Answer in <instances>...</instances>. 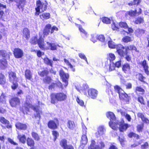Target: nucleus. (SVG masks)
<instances>
[{
    "instance_id": "f257e3e1",
    "label": "nucleus",
    "mask_w": 149,
    "mask_h": 149,
    "mask_svg": "<svg viewBox=\"0 0 149 149\" xmlns=\"http://www.w3.org/2000/svg\"><path fill=\"white\" fill-rule=\"evenodd\" d=\"M106 116L110 120V122L109 123V126L114 130H116L118 128L120 132H123L129 127L127 124L124 123L123 120L118 122L116 120L115 115L113 112H107Z\"/></svg>"
},
{
    "instance_id": "f03ea898",
    "label": "nucleus",
    "mask_w": 149,
    "mask_h": 149,
    "mask_svg": "<svg viewBox=\"0 0 149 149\" xmlns=\"http://www.w3.org/2000/svg\"><path fill=\"white\" fill-rule=\"evenodd\" d=\"M116 49L117 52L121 56H124L127 54V49L134 50L136 52H138L136 47L134 46L130 45L128 46L127 48L120 44L118 45Z\"/></svg>"
},
{
    "instance_id": "7ed1b4c3",
    "label": "nucleus",
    "mask_w": 149,
    "mask_h": 149,
    "mask_svg": "<svg viewBox=\"0 0 149 149\" xmlns=\"http://www.w3.org/2000/svg\"><path fill=\"white\" fill-rule=\"evenodd\" d=\"M67 97L66 94L63 93H53L51 95V102L54 104L57 102L63 101L67 99Z\"/></svg>"
},
{
    "instance_id": "20e7f679",
    "label": "nucleus",
    "mask_w": 149,
    "mask_h": 149,
    "mask_svg": "<svg viewBox=\"0 0 149 149\" xmlns=\"http://www.w3.org/2000/svg\"><path fill=\"white\" fill-rule=\"evenodd\" d=\"M39 42V47L42 49L43 50L45 49H50L52 50L56 49L57 45L54 43L47 42V44L48 46L46 45L45 44L44 41L42 39L40 40Z\"/></svg>"
},
{
    "instance_id": "39448f33",
    "label": "nucleus",
    "mask_w": 149,
    "mask_h": 149,
    "mask_svg": "<svg viewBox=\"0 0 149 149\" xmlns=\"http://www.w3.org/2000/svg\"><path fill=\"white\" fill-rule=\"evenodd\" d=\"M115 91L117 92L119 95L120 99L125 101L127 103L129 101L130 97L128 95L123 91L121 88L117 86L114 87Z\"/></svg>"
},
{
    "instance_id": "423d86ee",
    "label": "nucleus",
    "mask_w": 149,
    "mask_h": 149,
    "mask_svg": "<svg viewBox=\"0 0 149 149\" xmlns=\"http://www.w3.org/2000/svg\"><path fill=\"white\" fill-rule=\"evenodd\" d=\"M47 5L46 3H42L40 1L38 0L36 2V7L35 8L36 10V14L38 15L40 10L41 12L47 9Z\"/></svg>"
},
{
    "instance_id": "0eeeda50",
    "label": "nucleus",
    "mask_w": 149,
    "mask_h": 149,
    "mask_svg": "<svg viewBox=\"0 0 149 149\" xmlns=\"http://www.w3.org/2000/svg\"><path fill=\"white\" fill-rule=\"evenodd\" d=\"M10 81L12 82L13 85L11 87L12 89L14 90L16 89L18 86V84L16 82L17 78H16L15 74L13 72H10L9 73Z\"/></svg>"
},
{
    "instance_id": "6e6552de",
    "label": "nucleus",
    "mask_w": 149,
    "mask_h": 149,
    "mask_svg": "<svg viewBox=\"0 0 149 149\" xmlns=\"http://www.w3.org/2000/svg\"><path fill=\"white\" fill-rule=\"evenodd\" d=\"M25 107L26 108V109L27 111L29 110V108H31L33 110L36 111V114L35 115V116L36 118H38L39 119H40V114L42 113L41 111L38 110V109H37V107L33 106L31 104H30L29 101H28V102H27V101L25 105Z\"/></svg>"
},
{
    "instance_id": "1a4fd4ad",
    "label": "nucleus",
    "mask_w": 149,
    "mask_h": 149,
    "mask_svg": "<svg viewBox=\"0 0 149 149\" xmlns=\"http://www.w3.org/2000/svg\"><path fill=\"white\" fill-rule=\"evenodd\" d=\"M59 74L63 81L64 83V85L65 87L67 86L68 84L69 74L68 73H65L62 69L60 70Z\"/></svg>"
},
{
    "instance_id": "9d476101",
    "label": "nucleus",
    "mask_w": 149,
    "mask_h": 149,
    "mask_svg": "<svg viewBox=\"0 0 149 149\" xmlns=\"http://www.w3.org/2000/svg\"><path fill=\"white\" fill-rule=\"evenodd\" d=\"M98 93V91L94 89H90L88 90V94L89 97L93 99H95L97 97Z\"/></svg>"
},
{
    "instance_id": "9b49d317",
    "label": "nucleus",
    "mask_w": 149,
    "mask_h": 149,
    "mask_svg": "<svg viewBox=\"0 0 149 149\" xmlns=\"http://www.w3.org/2000/svg\"><path fill=\"white\" fill-rule=\"evenodd\" d=\"M75 24L78 27L79 30L81 33V35L82 37L84 38L87 37L88 36L87 32L82 28L81 25L76 23H75Z\"/></svg>"
},
{
    "instance_id": "f8f14e48",
    "label": "nucleus",
    "mask_w": 149,
    "mask_h": 149,
    "mask_svg": "<svg viewBox=\"0 0 149 149\" xmlns=\"http://www.w3.org/2000/svg\"><path fill=\"white\" fill-rule=\"evenodd\" d=\"M58 124V121L57 120L56 122L53 120L50 121L48 123V126L50 128L54 129L57 128V125Z\"/></svg>"
},
{
    "instance_id": "ddd939ff",
    "label": "nucleus",
    "mask_w": 149,
    "mask_h": 149,
    "mask_svg": "<svg viewBox=\"0 0 149 149\" xmlns=\"http://www.w3.org/2000/svg\"><path fill=\"white\" fill-rule=\"evenodd\" d=\"M41 39L43 40L44 41V39L42 37H40L38 40L36 37L34 36L30 40V42L31 44L33 45H35L37 43L39 46V42L40 41V40Z\"/></svg>"
},
{
    "instance_id": "4468645a",
    "label": "nucleus",
    "mask_w": 149,
    "mask_h": 149,
    "mask_svg": "<svg viewBox=\"0 0 149 149\" xmlns=\"http://www.w3.org/2000/svg\"><path fill=\"white\" fill-rule=\"evenodd\" d=\"M0 121L2 123L6 125V127L8 128H10L12 127L11 125L9 124V121L3 117H0Z\"/></svg>"
},
{
    "instance_id": "2eb2a0df",
    "label": "nucleus",
    "mask_w": 149,
    "mask_h": 149,
    "mask_svg": "<svg viewBox=\"0 0 149 149\" xmlns=\"http://www.w3.org/2000/svg\"><path fill=\"white\" fill-rule=\"evenodd\" d=\"M140 64L143 67L146 73L148 75L149 73L148 70V67L146 61L145 60H144L143 61L141 62Z\"/></svg>"
},
{
    "instance_id": "dca6fc26",
    "label": "nucleus",
    "mask_w": 149,
    "mask_h": 149,
    "mask_svg": "<svg viewBox=\"0 0 149 149\" xmlns=\"http://www.w3.org/2000/svg\"><path fill=\"white\" fill-rule=\"evenodd\" d=\"M130 65L128 63H125L123 65L122 67L123 71L126 73H128L130 72Z\"/></svg>"
},
{
    "instance_id": "f3484780",
    "label": "nucleus",
    "mask_w": 149,
    "mask_h": 149,
    "mask_svg": "<svg viewBox=\"0 0 149 149\" xmlns=\"http://www.w3.org/2000/svg\"><path fill=\"white\" fill-rule=\"evenodd\" d=\"M51 27V26L50 24H48L45 26L43 32L44 36H47L49 34Z\"/></svg>"
},
{
    "instance_id": "a211bd4d",
    "label": "nucleus",
    "mask_w": 149,
    "mask_h": 149,
    "mask_svg": "<svg viewBox=\"0 0 149 149\" xmlns=\"http://www.w3.org/2000/svg\"><path fill=\"white\" fill-rule=\"evenodd\" d=\"M19 102V100L17 97L12 99L10 101V104L12 107H15Z\"/></svg>"
},
{
    "instance_id": "6ab92c4d",
    "label": "nucleus",
    "mask_w": 149,
    "mask_h": 149,
    "mask_svg": "<svg viewBox=\"0 0 149 149\" xmlns=\"http://www.w3.org/2000/svg\"><path fill=\"white\" fill-rule=\"evenodd\" d=\"M8 63L6 60L4 59L0 61V69H4L7 66Z\"/></svg>"
},
{
    "instance_id": "aec40b11",
    "label": "nucleus",
    "mask_w": 149,
    "mask_h": 149,
    "mask_svg": "<svg viewBox=\"0 0 149 149\" xmlns=\"http://www.w3.org/2000/svg\"><path fill=\"white\" fill-rule=\"evenodd\" d=\"M23 36L25 37L26 39H28L30 37V31L29 29L26 28H24L23 30Z\"/></svg>"
},
{
    "instance_id": "412c9836",
    "label": "nucleus",
    "mask_w": 149,
    "mask_h": 149,
    "mask_svg": "<svg viewBox=\"0 0 149 149\" xmlns=\"http://www.w3.org/2000/svg\"><path fill=\"white\" fill-rule=\"evenodd\" d=\"M64 61L66 64L70 68L72 71L73 72L75 71V69L74 68V66H73L68 60L66 59V58H64Z\"/></svg>"
},
{
    "instance_id": "4be33fe9",
    "label": "nucleus",
    "mask_w": 149,
    "mask_h": 149,
    "mask_svg": "<svg viewBox=\"0 0 149 149\" xmlns=\"http://www.w3.org/2000/svg\"><path fill=\"white\" fill-rule=\"evenodd\" d=\"M137 116L138 117L141 118L142 121L143 122L147 123H149V120L144 117V115L143 113H138Z\"/></svg>"
},
{
    "instance_id": "5701e85b",
    "label": "nucleus",
    "mask_w": 149,
    "mask_h": 149,
    "mask_svg": "<svg viewBox=\"0 0 149 149\" xmlns=\"http://www.w3.org/2000/svg\"><path fill=\"white\" fill-rule=\"evenodd\" d=\"M95 142L93 140H92L89 149H100L99 146L95 144Z\"/></svg>"
},
{
    "instance_id": "b1692460",
    "label": "nucleus",
    "mask_w": 149,
    "mask_h": 149,
    "mask_svg": "<svg viewBox=\"0 0 149 149\" xmlns=\"http://www.w3.org/2000/svg\"><path fill=\"white\" fill-rule=\"evenodd\" d=\"M25 76L26 78L28 79L31 80L32 79V74L30 71L27 70L25 71Z\"/></svg>"
},
{
    "instance_id": "393cba45",
    "label": "nucleus",
    "mask_w": 149,
    "mask_h": 149,
    "mask_svg": "<svg viewBox=\"0 0 149 149\" xmlns=\"http://www.w3.org/2000/svg\"><path fill=\"white\" fill-rule=\"evenodd\" d=\"M108 44L109 47L111 48H116L118 46V45H116L115 43L112 40L109 41L108 42Z\"/></svg>"
},
{
    "instance_id": "a878e982",
    "label": "nucleus",
    "mask_w": 149,
    "mask_h": 149,
    "mask_svg": "<svg viewBox=\"0 0 149 149\" xmlns=\"http://www.w3.org/2000/svg\"><path fill=\"white\" fill-rule=\"evenodd\" d=\"M27 145L30 147H33L34 145V140L31 138H28L26 140Z\"/></svg>"
},
{
    "instance_id": "bb28decb",
    "label": "nucleus",
    "mask_w": 149,
    "mask_h": 149,
    "mask_svg": "<svg viewBox=\"0 0 149 149\" xmlns=\"http://www.w3.org/2000/svg\"><path fill=\"white\" fill-rule=\"evenodd\" d=\"M67 126L70 129L73 130L75 127V125L73 121L69 120L67 123Z\"/></svg>"
},
{
    "instance_id": "cd10ccee",
    "label": "nucleus",
    "mask_w": 149,
    "mask_h": 149,
    "mask_svg": "<svg viewBox=\"0 0 149 149\" xmlns=\"http://www.w3.org/2000/svg\"><path fill=\"white\" fill-rule=\"evenodd\" d=\"M0 55L4 57L6 59L9 58V55L6 53V51L3 50H0Z\"/></svg>"
},
{
    "instance_id": "c85d7f7f",
    "label": "nucleus",
    "mask_w": 149,
    "mask_h": 149,
    "mask_svg": "<svg viewBox=\"0 0 149 149\" xmlns=\"http://www.w3.org/2000/svg\"><path fill=\"white\" fill-rule=\"evenodd\" d=\"M97 131L99 134L100 135L104 134L105 132V130L103 126H100L98 128Z\"/></svg>"
},
{
    "instance_id": "c756f323",
    "label": "nucleus",
    "mask_w": 149,
    "mask_h": 149,
    "mask_svg": "<svg viewBox=\"0 0 149 149\" xmlns=\"http://www.w3.org/2000/svg\"><path fill=\"white\" fill-rule=\"evenodd\" d=\"M41 19H48L50 17V14L49 13H44L40 15Z\"/></svg>"
},
{
    "instance_id": "7c9ffc66",
    "label": "nucleus",
    "mask_w": 149,
    "mask_h": 149,
    "mask_svg": "<svg viewBox=\"0 0 149 149\" xmlns=\"http://www.w3.org/2000/svg\"><path fill=\"white\" fill-rule=\"evenodd\" d=\"M88 141L86 135L83 134L81 137V143L83 144H86Z\"/></svg>"
},
{
    "instance_id": "2f4dec72",
    "label": "nucleus",
    "mask_w": 149,
    "mask_h": 149,
    "mask_svg": "<svg viewBox=\"0 0 149 149\" xmlns=\"http://www.w3.org/2000/svg\"><path fill=\"white\" fill-rule=\"evenodd\" d=\"M136 10H135V11L130 10L126 12L125 13V15L127 16L128 15H129L130 16H135L136 13Z\"/></svg>"
},
{
    "instance_id": "473e14b6",
    "label": "nucleus",
    "mask_w": 149,
    "mask_h": 149,
    "mask_svg": "<svg viewBox=\"0 0 149 149\" xmlns=\"http://www.w3.org/2000/svg\"><path fill=\"white\" fill-rule=\"evenodd\" d=\"M120 113L121 115L123 116H124L125 118L128 120V121L130 122L131 121V118L130 116L129 115L121 111Z\"/></svg>"
},
{
    "instance_id": "72a5a7b5",
    "label": "nucleus",
    "mask_w": 149,
    "mask_h": 149,
    "mask_svg": "<svg viewBox=\"0 0 149 149\" xmlns=\"http://www.w3.org/2000/svg\"><path fill=\"white\" fill-rule=\"evenodd\" d=\"M76 88L77 89L78 91H80V90H85L87 89L88 88V85L86 84H84L83 85L82 87L80 86V87L76 86Z\"/></svg>"
},
{
    "instance_id": "f704fd0d",
    "label": "nucleus",
    "mask_w": 149,
    "mask_h": 149,
    "mask_svg": "<svg viewBox=\"0 0 149 149\" xmlns=\"http://www.w3.org/2000/svg\"><path fill=\"white\" fill-rule=\"evenodd\" d=\"M45 63L47 64L50 65L52 67V61L49 60L48 58L47 57L44 58L43 59Z\"/></svg>"
},
{
    "instance_id": "c9c22d12",
    "label": "nucleus",
    "mask_w": 149,
    "mask_h": 149,
    "mask_svg": "<svg viewBox=\"0 0 149 149\" xmlns=\"http://www.w3.org/2000/svg\"><path fill=\"white\" fill-rule=\"evenodd\" d=\"M101 20L103 23L106 24H109L111 23V20L110 19L106 17H102L101 18Z\"/></svg>"
},
{
    "instance_id": "e433bc0d",
    "label": "nucleus",
    "mask_w": 149,
    "mask_h": 149,
    "mask_svg": "<svg viewBox=\"0 0 149 149\" xmlns=\"http://www.w3.org/2000/svg\"><path fill=\"white\" fill-rule=\"evenodd\" d=\"M31 135L32 137L36 141H39L40 138L38 134L36 132H32L31 133Z\"/></svg>"
},
{
    "instance_id": "4c0bfd02",
    "label": "nucleus",
    "mask_w": 149,
    "mask_h": 149,
    "mask_svg": "<svg viewBox=\"0 0 149 149\" xmlns=\"http://www.w3.org/2000/svg\"><path fill=\"white\" fill-rule=\"evenodd\" d=\"M60 144L64 149L67 146V140L65 139H62L60 142Z\"/></svg>"
},
{
    "instance_id": "58836bf2",
    "label": "nucleus",
    "mask_w": 149,
    "mask_h": 149,
    "mask_svg": "<svg viewBox=\"0 0 149 149\" xmlns=\"http://www.w3.org/2000/svg\"><path fill=\"white\" fill-rule=\"evenodd\" d=\"M132 40V39L131 38L128 36H125L122 39V41L123 42L126 43L130 42Z\"/></svg>"
},
{
    "instance_id": "ea45409f",
    "label": "nucleus",
    "mask_w": 149,
    "mask_h": 149,
    "mask_svg": "<svg viewBox=\"0 0 149 149\" xmlns=\"http://www.w3.org/2000/svg\"><path fill=\"white\" fill-rule=\"evenodd\" d=\"M6 82V79L4 76L2 74H0V84H3Z\"/></svg>"
},
{
    "instance_id": "a19ab883",
    "label": "nucleus",
    "mask_w": 149,
    "mask_h": 149,
    "mask_svg": "<svg viewBox=\"0 0 149 149\" xmlns=\"http://www.w3.org/2000/svg\"><path fill=\"white\" fill-rule=\"evenodd\" d=\"M145 32L144 30L141 29H137L135 31V34L138 36L143 34Z\"/></svg>"
},
{
    "instance_id": "79ce46f5",
    "label": "nucleus",
    "mask_w": 149,
    "mask_h": 149,
    "mask_svg": "<svg viewBox=\"0 0 149 149\" xmlns=\"http://www.w3.org/2000/svg\"><path fill=\"white\" fill-rule=\"evenodd\" d=\"M115 65L113 62H111L109 65L108 70L109 71H111L115 70Z\"/></svg>"
},
{
    "instance_id": "37998d69",
    "label": "nucleus",
    "mask_w": 149,
    "mask_h": 149,
    "mask_svg": "<svg viewBox=\"0 0 149 149\" xmlns=\"http://www.w3.org/2000/svg\"><path fill=\"white\" fill-rule=\"evenodd\" d=\"M26 137L25 135H19V141L23 143H24L26 142Z\"/></svg>"
},
{
    "instance_id": "c03bdc74",
    "label": "nucleus",
    "mask_w": 149,
    "mask_h": 149,
    "mask_svg": "<svg viewBox=\"0 0 149 149\" xmlns=\"http://www.w3.org/2000/svg\"><path fill=\"white\" fill-rule=\"evenodd\" d=\"M135 91L136 93L137 92H140L142 94L144 93L145 92L144 90L140 86L136 87V88Z\"/></svg>"
},
{
    "instance_id": "a18cd8bd",
    "label": "nucleus",
    "mask_w": 149,
    "mask_h": 149,
    "mask_svg": "<svg viewBox=\"0 0 149 149\" xmlns=\"http://www.w3.org/2000/svg\"><path fill=\"white\" fill-rule=\"evenodd\" d=\"M144 22L143 17H138L135 21V23L136 24H139L143 23Z\"/></svg>"
},
{
    "instance_id": "49530a36",
    "label": "nucleus",
    "mask_w": 149,
    "mask_h": 149,
    "mask_svg": "<svg viewBox=\"0 0 149 149\" xmlns=\"http://www.w3.org/2000/svg\"><path fill=\"white\" fill-rule=\"evenodd\" d=\"M98 39L101 42L104 43V44H105L107 42L105 41L104 36L103 35H100L98 36Z\"/></svg>"
},
{
    "instance_id": "de8ad7c7",
    "label": "nucleus",
    "mask_w": 149,
    "mask_h": 149,
    "mask_svg": "<svg viewBox=\"0 0 149 149\" xmlns=\"http://www.w3.org/2000/svg\"><path fill=\"white\" fill-rule=\"evenodd\" d=\"M5 96L2 93L0 96V103L4 104L6 103Z\"/></svg>"
},
{
    "instance_id": "09e8293b",
    "label": "nucleus",
    "mask_w": 149,
    "mask_h": 149,
    "mask_svg": "<svg viewBox=\"0 0 149 149\" xmlns=\"http://www.w3.org/2000/svg\"><path fill=\"white\" fill-rule=\"evenodd\" d=\"M79 56L81 59L85 60L87 64H88L87 59L85 55L83 53H79L78 54Z\"/></svg>"
},
{
    "instance_id": "8fccbe9b",
    "label": "nucleus",
    "mask_w": 149,
    "mask_h": 149,
    "mask_svg": "<svg viewBox=\"0 0 149 149\" xmlns=\"http://www.w3.org/2000/svg\"><path fill=\"white\" fill-rule=\"evenodd\" d=\"M119 26L121 28H124L125 29L127 28V25L125 22H121L119 23Z\"/></svg>"
},
{
    "instance_id": "3c124183",
    "label": "nucleus",
    "mask_w": 149,
    "mask_h": 149,
    "mask_svg": "<svg viewBox=\"0 0 149 149\" xmlns=\"http://www.w3.org/2000/svg\"><path fill=\"white\" fill-rule=\"evenodd\" d=\"M6 5L2 4L0 3V18H1L4 14L3 11L1 9V8H6Z\"/></svg>"
},
{
    "instance_id": "603ef678",
    "label": "nucleus",
    "mask_w": 149,
    "mask_h": 149,
    "mask_svg": "<svg viewBox=\"0 0 149 149\" xmlns=\"http://www.w3.org/2000/svg\"><path fill=\"white\" fill-rule=\"evenodd\" d=\"M138 79L139 80L143 82L144 83L147 84V83L144 81V80L146 79L145 77H144L141 74H139L138 75Z\"/></svg>"
},
{
    "instance_id": "864d4df0",
    "label": "nucleus",
    "mask_w": 149,
    "mask_h": 149,
    "mask_svg": "<svg viewBox=\"0 0 149 149\" xmlns=\"http://www.w3.org/2000/svg\"><path fill=\"white\" fill-rule=\"evenodd\" d=\"M92 38L91 39V40L93 43H95L97 41L98 38V36L96 34L91 35Z\"/></svg>"
},
{
    "instance_id": "5fc2aeb1",
    "label": "nucleus",
    "mask_w": 149,
    "mask_h": 149,
    "mask_svg": "<svg viewBox=\"0 0 149 149\" xmlns=\"http://www.w3.org/2000/svg\"><path fill=\"white\" fill-rule=\"evenodd\" d=\"M143 126V124L138 125L137 126V130L138 132H142Z\"/></svg>"
},
{
    "instance_id": "6e6d98bb",
    "label": "nucleus",
    "mask_w": 149,
    "mask_h": 149,
    "mask_svg": "<svg viewBox=\"0 0 149 149\" xmlns=\"http://www.w3.org/2000/svg\"><path fill=\"white\" fill-rule=\"evenodd\" d=\"M43 81L45 83L48 84H50L51 83L52 80L50 77H47L44 79Z\"/></svg>"
},
{
    "instance_id": "4d7b16f0",
    "label": "nucleus",
    "mask_w": 149,
    "mask_h": 149,
    "mask_svg": "<svg viewBox=\"0 0 149 149\" xmlns=\"http://www.w3.org/2000/svg\"><path fill=\"white\" fill-rule=\"evenodd\" d=\"M128 136L129 137L131 138L132 137L136 138V139H139V136L136 134L135 133H134L133 132H131L129 133L128 134Z\"/></svg>"
},
{
    "instance_id": "13d9d810",
    "label": "nucleus",
    "mask_w": 149,
    "mask_h": 149,
    "mask_svg": "<svg viewBox=\"0 0 149 149\" xmlns=\"http://www.w3.org/2000/svg\"><path fill=\"white\" fill-rule=\"evenodd\" d=\"M111 28L113 30H117L119 29L118 24H116L115 22H113L111 24Z\"/></svg>"
},
{
    "instance_id": "bf43d9fd",
    "label": "nucleus",
    "mask_w": 149,
    "mask_h": 149,
    "mask_svg": "<svg viewBox=\"0 0 149 149\" xmlns=\"http://www.w3.org/2000/svg\"><path fill=\"white\" fill-rule=\"evenodd\" d=\"M76 101L81 106H84V103L83 101L82 100L80 99L78 97H77Z\"/></svg>"
},
{
    "instance_id": "052dcab7",
    "label": "nucleus",
    "mask_w": 149,
    "mask_h": 149,
    "mask_svg": "<svg viewBox=\"0 0 149 149\" xmlns=\"http://www.w3.org/2000/svg\"><path fill=\"white\" fill-rule=\"evenodd\" d=\"M52 134L54 137V140L55 141L59 136L58 133L56 131H52Z\"/></svg>"
},
{
    "instance_id": "680f3d73",
    "label": "nucleus",
    "mask_w": 149,
    "mask_h": 149,
    "mask_svg": "<svg viewBox=\"0 0 149 149\" xmlns=\"http://www.w3.org/2000/svg\"><path fill=\"white\" fill-rule=\"evenodd\" d=\"M48 73V72L47 70H44L41 72H39V74L41 77H44Z\"/></svg>"
},
{
    "instance_id": "e2e57ef3",
    "label": "nucleus",
    "mask_w": 149,
    "mask_h": 149,
    "mask_svg": "<svg viewBox=\"0 0 149 149\" xmlns=\"http://www.w3.org/2000/svg\"><path fill=\"white\" fill-rule=\"evenodd\" d=\"M27 127L26 124L19 123V129L25 130L26 129Z\"/></svg>"
},
{
    "instance_id": "0e129e2a",
    "label": "nucleus",
    "mask_w": 149,
    "mask_h": 149,
    "mask_svg": "<svg viewBox=\"0 0 149 149\" xmlns=\"http://www.w3.org/2000/svg\"><path fill=\"white\" fill-rule=\"evenodd\" d=\"M13 52L15 57L16 58H19V49L18 48L15 49L13 51Z\"/></svg>"
},
{
    "instance_id": "69168bd1",
    "label": "nucleus",
    "mask_w": 149,
    "mask_h": 149,
    "mask_svg": "<svg viewBox=\"0 0 149 149\" xmlns=\"http://www.w3.org/2000/svg\"><path fill=\"white\" fill-rule=\"evenodd\" d=\"M109 60L111 61H113L116 58L114 54L112 53H109Z\"/></svg>"
},
{
    "instance_id": "338daca9",
    "label": "nucleus",
    "mask_w": 149,
    "mask_h": 149,
    "mask_svg": "<svg viewBox=\"0 0 149 149\" xmlns=\"http://www.w3.org/2000/svg\"><path fill=\"white\" fill-rule=\"evenodd\" d=\"M149 146L148 143V142H146L144 144H142L141 146V149H146Z\"/></svg>"
},
{
    "instance_id": "774afa93",
    "label": "nucleus",
    "mask_w": 149,
    "mask_h": 149,
    "mask_svg": "<svg viewBox=\"0 0 149 149\" xmlns=\"http://www.w3.org/2000/svg\"><path fill=\"white\" fill-rule=\"evenodd\" d=\"M118 139L121 145L123 146L124 145V137L122 136L120 137L119 136Z\"/></svg>"
}]
</instances>
